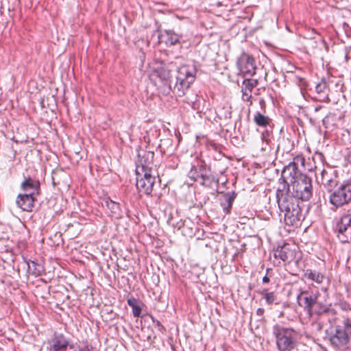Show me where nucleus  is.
Masks as SVG:
<instances>
[{"mask_svg": "<svg viewBox=\"0 0 351 351\" xmlns=\"http://www.w3.org/2000/svg\"><path fill=\"white\" fill-rule=\"evenodd\" d=\"M218 182V179L213 175H207L206 171H205L199 183L202 186L211 188L213 184H217Z\"/></svg>", "mask_w": 351, "mask_h": 351, "instance_id": "obj_28", "label": "nucleus"}, {"mask_svg": "<svg viewBox=\"0 0 351 351\" xmlns=\"http://www.w3.org/2000/svg\"><path fill=\"white\" fill-rule=\"evenodd\" d=\"M151 318L153 323L155 324L156 326L158 327L160 331H162L163 330H165V327L161 324V323L158 320H156L153 316H151Z\"/></svg>", "mask_w": 351, "mask_h": 351, "instance_id": "obj_33", "label": "nucleus"}, {"mask_svg": "<svg viewBox=\"0 0 351 351\" xmlns=\"http://www.w3.org/2000/svg\"><path fill=\"white\" fill-rule=\"evenodd\" d=\"M289 186V192L300 201H308L313 195L312 180L307 175L300 176Z\"/></svg>", "mask_w": 351, "mask_h": 351, "instance_id": "obj_6", "label": "nucleus"}, {"mask_svg": "<svg viewBox=\"0 0 351 351\" xmlns=\"http://www.w3.org/2000/svg\"><path fill=\"white\" fill-rule=\"evenodd\" d=\"M154 153L152 151L142 150L138 154L136 161V174L143 172H153Z\"/></svg>", "mask_w": 351, "mask_h": 351, "instance_id": "obj_10", "label": "nucleus"}, {"mask_svg": "<svg viewBox=\"0 0 351 351\" xmlns=\"http://www.w3.org/2000/svg\"><path fill=\"white\" fill-rule=\"evenodd\" d=\"M157 32H158V43H164L168 47L176 45L182 46V43L184 42L183 35L176 33L173 29L158 30Z\"/></svg>", "mask_w": 351, "mask_h": 351, "instance_id": "obj_13", "label": "nucleus"}, {"mask_svg": "<svg viewBox=\"0 0 351 351\" xmlns=\"http://www.w3.org/2000/svg\"><path fill=\"white\" fill-rule=\"evenodd\" d=\"M304 276L317 284H321L325 279V276L322 272L312 269H307L305 270Z\"/></svg>", "mask_w": 351, "mask_h": 351, "instance_id": "obj_24", "label": "nucleus"}, {"mask_svg": "<svg viewBox=\"0 0 351 351\" xmlns=\"http://www.w3.org/2000/svg\"><path fill=\"white\" fill-rule=\"evenodd\" d=\"M270 270V269H267V274H268L269 271ZM270 281V279L268 277L267 274H266L263 278V283H268Z\"/></svg>", "mask_w": 351, "mask_h": 351, "instance_id": "obj_36", "label": "nucleus"}, {"mask_svg": "<svg viewBox=\"0 0 351 351\" xmlns=\"http://www.w3.org/2000/svg\"><path fill=\"white\" fill-rule=\"evenodd\" d=\"M127 303L128 306L132 308L133 315L135 317H141L143 305L142 302L134 297H130L128 298Z\"/></svg>", "mask_w": 351, "mask_h": 351, "instance_id": "obj_25", "label": "nucleus"}, {"mask_svg": "<svg viewBox=\"0 0 351 351\" xmlns=\"http://www.w3.org/2000/svg\"><path fill=\"white\" fill-rule=\"evenodd\" d=\"M277 348L279 351H291L298 342V332L291 328L276 324L273 328Z\"/></svg>", "mask_w": 351, "mask_h": 351, "instance_id": "obj_4", "label": "nucleus"}, {"mask_svg": "<svg viewBox=\"0 0 351 351\" xmlns=\"http://www.w3.org/2000/svg\"><path fill=\"white\" fill-rule=\"evenodd\" d=\"M319 296L318 291H302L298 295V304L303 307L308 315L313 314V307L317 304V300Z\"/></svg>", "mask_w": 351, "mask_h": 351, "instance_id": "obj_11", "label": "nucleus"}, {"mask_svg": "<svg viewBox=\"0 0 351 351\" xmlns=\"http://www.w3.org/2000/svg\"><path fill=\"white\" fill-rule=\"evenodd\" d=\"M330 311V308L325 304L318 302L313 307V314L322 315L328 313Z\"/></svg>", "mask_w": 351, "mask_h": 351, "instance_id": "obj_30", "label": "nucleus"}, {"mask_svg": "<svg viewBox=\"0 0 351 351\" xmlns=\"http://www.w3.org/2000/svg\"><path fill=\"white\" fill-rule=\"evenodd\" d=\"M232 108L229 107L228 109L225 110L223 113V117L226 119H230L232 118Z\"/></svg>", "mask_w": 351, "mask_h": 351, "instance_id": "obj_35", "label": "nucleus"}, {"mask_svg": "<svg viewBox=\"0 0 351 351\" xmlns=\"http://www.w3.org/2000/svg\"><path fill=\"white\" fill-rule=\"evenodd\" d=\"M177 71L176 82L173 88L169 82L171 77V70L167 66H161L154 70L150 75V79L151 80L158 79L165 85H167V94L172 90L176 95L182 97L195 82L197 69L195 63H191L182 65Z\"/></svg>", "mask_w": 351, "mask_h": 351, "instance_id": "obj_1", "label": "nucleus"}, {"mask_svg": "<svg viewBox=\"0 0 351 351\" xmlns=\"http://www.w3.org/2000/svg\"><path fill=\"white\" fill-rule=\"evenodd\" d=\"M94 347L87 340L80 342L77 351H94Z\"/></svg>", "mask_w": 351, "mask_h": 351, "instance_id": "obj_31", "label": "nucleus"}, {"mask_svg": "<svg viewBox=\"0 0 351 351\" xmlns=\"http://www.w3.org/2000/svg\"><path fill=\"white\" fill-rule=\"evenodd\" d=\"M259 105L261 106V108L263 109L265 108V101L264 99L261 98L259 99Z\"/></svg>", "mask_w": 351, "mask_h": 351, "instance_id": "obj_38", "label": "nucleus"}, {"mask_svg": "<svg viewBox=\"0 0 351 351\" xmlns=\"http://www.w3.org/2000/svg\"><path fill=\"white\" fill-rule=\"evenodd\" d=\"M36 195L29 193H20L17 195L16 204L19 208L24 211L32 212L36 201Z\"/></svg>", "mask_w": 351, "mask_h": 351, "instance_id": "obj_17", "label": "nucleus"}, {"mask_svg": "<svg viewBox=\"0 0 351 351\" xmlns=\"http://www.w3.org/2000/svg\"><path fill=\"white\" fill-rule=\"evenodd\" d=\"M258 84L257 80L245 78L243 81V86L241 88L242 100L244 101H250L252 98V91Z\"/></svg>", "mask_w": 351, "mask_h": 351, "instance_id": "obj_19", "label": "nucleus"}, {"mask_svg": "<svg viewBox=\"0 0 351 351\" xmlns=\"http://www.w3.org/2000/svg\"><path fill=\"white\" fill-rule=\"evenodd\" d=\"M288 243L278 246L274 252L275 258H279L284 262H291L295 257V250Z\"/></svg>", "mask_w": 351, "mask_h": 351, "instance_id": "obj_16", "label": "nucleus"}, {"mask_svg": "<svg viewBox=\"0 0 351 351\" xmlns=\"http://www.w3.org/2000/svg\"><path fill=\"white\" fill-rule=\"evenodd\" d=\"M315 91L317 94V99L319 101L329 103L330 99L328 96L329 88L326 81L324 79L315 86Z\"/></svg>", "mask_w": 351, "mask_h": 351, "instance_id": "obj_20", "label": "nucleus"}, {"mask_svg": "<svg viewBox=\"0 0 351 351\" xmlns=\"http://www.w3.org/2000/svg\"><path fill=\"white\" fill-rule=\"evenodd\" d=\"M265 313V310L263 308H258L256 310V315L260 317H263Z\"/></svg>", "mask_w": 351, "mask_h": 351, "instance_id": "obj_37", "label": "nucleus"}, {"mask_svg": "<svg viewBox=\"0 0 351 351\" xmlns=\"http://www.w3.org/2000/svg\"><path fill=\"white\" fill-rule=\"evenodd\" d=\"M321 182L324 189L331 194L337 188L339 184L335 171L323 169L321 172Z\"/></svg>", "mask_w": 351, "mask_h": 351, "instance_id": "obj_15", "label": "nucleus"}, {"mask_svg": "<svg viewBox=\"0 0 351 351\" xmlns=\"http://www.w3.org/2000/svg\"><path fill=\"white\" fill-rule=\"evenodd\" d=\"M329 202L336 208L351 202V182H346L337 186L329 195Z\"/></svg>", "mask_w": 351, "mask_h": 351, "instance_id": "obj_8", "label": "nucleus"}, {"mask_svg": "<svg viewBox=\"0 0 351 351\" xmlns=\"http://www.w3.org/2000/svg\"><path fill=\"white\" fill-rule=\"evenodd\" d=\"M233 1L234 3L235 4H239L241 2H244V0H232Z\"/></svg>", "mask_w": 351, "mask_h": 351, "instance_id": "obj_39", "label": "nucleus"}, {"mask_svg": "<svg viewBox=\"0 0 351 351\" xmlns=\"http://www.w3.org/2000/svg\"><path fill=\"white\" fill-rule=\"evenodd\" d=\"M237 196V193L235 191L227 192L223 194L220 204L223 208V213L226 214L230 213L232 204Z\"/></svg>", "mask_w": 351, "mask_h": 351, "instance_id": "obj_22", "label": "nucleus"}, {"mask_svg": "<svg viewBox=\"0 0 351 351\" xmlns=\"http://www.w3.org/2000/svg\"><path fill=\"white\" fill-rule=\"evenodd\" d=\"M206 171V165H198L197 166L193 165L191 167V170L188 173L189 178L194 181L199 182L201 178H202L204 172Z\"/></svg>", "mask_w": 351, "mask_h": 351, "instance_id": "obj_23", "label": "nucleus"}, {"mask_svg": "<svg viewBox=\"0 0 351 351\" xmlns=\"http://www.w3.org/2000/svg\"><path fill=\"white\" fill-rule=\"evenodd\" d=\"M256 292L265 300V302L268 305L273 304L277 300V296L274 292L268 291L267 289H258Z\"/></svg>", "mask_w": 351, "mask_h": 351, "instance_id": "obj_26", "label": "nucleus"}, {"mask_svg": "<svg viewBox=\"0 0 351 351\" xmlns=\"http://www.w3.org/2000/svg\"><path fill=\"white\" fill-rule=\"evenodd\" d=\"M254 121L258 126L265 128L270 125L271 121L269 117L263 114L260 112H257L254 115Z\"/></svg>", "mask_w": 351, "mask_h": 351, "instance_id": "obj_27", "label": "nucleus"}, {"mask_svg": "<svg viewBox=\"0 0 351 351\" xmlns=\"http://www.w3.org/2000/svg\"><path fill=\"white\" fill-rule=\"evenodd\" d=\"M106 206L111 210L113 216L115 218L121 217L119 204L109 199L105 202Z\"/></svg>", "mask_w": 351, "mask_h": 351, "instance_id": "obj_29", "label": "nucleus"}, {"mask_svg": "<svg viewBox=\"0 0 351 351\" xmlns=\"http://www.w3.org/2000/svg\"><path fill=\"white\" fill-rule=\"evenodd\" d=\"M276 199L281 213L284 214L286 225L297 226L302 220L301 201L294 197L289 192H283V189H277Z\"/></svg>", "mask_w": 351, "mask_h": 351, "instance_id": "obj_2", "label": "nucleus"}, {"mask_svg": "<svg viewBox=\"0 0 351 351\" xmlns=\"http://www.w3.org/2000/svg\"><path fill=\"white\" fill-rule=\"evenodd\" d=\"M305 162L304 158L298 155L293 158V161L286 165L282 171L281 177L279 179V184L281 187L278 189H283V192H289V186L293 183L294 180L304 176L299 169V165L304 166Z\"/></svg>", "mask_w": 351, "mask_h": 351, "instance_id": "obj_5", "label": "nucleus"}, {"mask_svg": "<svg viewBox=\"0 0 351 351\" xmlns=\"http://www.w3.org/2000/svg\"><path fill=\"white\" fill-rule=\"evenodd\" d=\"M341 308L343 311H350L351 310V306L350 304L347 302H341L340 303Z\"/></svg>", "mask_w": 351, "mask_h": 351, "instance_id": "obj_34", "label": "nucleus"}, {"mask_svg": "<svg viewBox=\"0 0 351 351\" xmlns=\"http://www.w3.org/2000/svg\"><path fill=\"white\" fill-rule=\"evenodd\" d=\"M178 230H181L182 233L185 237H192L195 234V226L190 219H186L184 221L178 222L175 226Z\"/></svg>", "mask_w": 351, "mask_h": 351, "instance_id": "obj_21", "label": "nucleus"}, {"mask_svg": "<svg viewBox=\"0 0 351 351\" xmlns=\"http://www.w3.org/2000/svg\"><path fill=\"white\" fill-rule=\"evenodd\" d=\"M322 108V106H318L315 107V112H318V111H319V110H320Z\"/></svg>", "mask_w": 351, "mask_h": 351, "instance_id": "obj_40", "label": "nucleus"}, {"mask_svg": "<svg viewBox=\"0 0 351 351\" xmlns=\"http://www.w3.org/2000/svg\"><path fill=\"white\" fill-rule=\"evenodd\" d=\"M237 66L239 73L243 77H252L256 73V66L253 56L243 52L238 58Z\"/></svg>", "mask_w": 351, "mask_h": 351, "instance_id": "obj_9", "label": "nucleus"}, {"mask_svg": "<svg viewBox=\"0 0 351 351\" xmlns=\"http://www.w3.org/2000/svg\"><path fill=\"white\" fill-rule=\"evenodd\" d=\"M333 230L341 243L351 241V205L343 212L333 226Z\"/></svg>", "mask_w": 351, "mask_h": 351, "instance_id": "obj_7", "label": "nucleus"}, {"mask_svg": "<svg viewBox=\"0 0 351 351\" xmlns=\"http://www.w3.org/2000/svg\"><path fill=\"white\" fill-rule=\"evenodd\" d=\"M146 339H147V341H150L152 340V335H147Z\"/></svg>", "mask_w": 351, "mask_h": 351, "instance_id": "obj_41", "label": "nucleus"}, {"mask_svg": "<svg viewBox=\"0 0 351 351\" xmlns=\"http://www.w3.org/2000/svg\"><path fill=\"white\" fill-rule=\"evenodd\" d=\"M27 271L29 274H32L33 275H38L40 273V270L36 269V266H38V264H36L33 261H29V262H27Z\"/></svg>", "mask_w": 351, "mask_h": 351, "instance_id": "obj_32", "label": "nucleus"}, {"mask_svg": "<svg viewBox=\"0 0 351 351\" xmlns=\"http://www.w3.org/2000/svg\"><path fill=\"white\" fill-rule=\"evenodd\" d=\"M331 345L341 351H346L351 346V320L344 319L339 324L331 328L328 335Z\"/></svg>", "mask_w": 351, "mask_h": 351, "instance_id": "obj_3", "label": "nucleus"}, {"mask_svg": "<svg viewBox=\"0 0 351 351\" xmlns=\"http://www.w3.org/2000/svg\"><path fill=\"white\" fill-rule=\"evenodd\" d=\"M136 175V189L147 195H150L156 182V178L152 172H143Z\"/></svg>", "mask_w": 351, "mask_h": 351, "instance_id": "obj_12", "label": "nucleus"}, {"mask_svg": "<svg viewBox=\"0 0 351 351\" xmlns=\"http://www.w3.org/2000/svg\"><path fill=\"white\" fill-rule=\"evenodd\" d=\"M21 189L26 193L38 196L40 191V184L38 180L27 177L22 182Z\"/></svg>", "mask_w": 351, "mask_h": 351, "instance_id": "obj_18", "label": "nucleus"}, {"mask_svg": "<svg viewBox=\"0 0 351 351\" xmlns=\"http://www.w3.org/2000/svg\"><path fill=\"white\" fill-rule=\"evenodd\" d=\"M68 346L73 348L68 339L62 333L55 332L53 337L48 341L47 351H66Z\"/></svg>", "mask_w": 351, "mask_h": 351, "instance_id": "obj_14", "label": "nucleus"}]
</instances>
